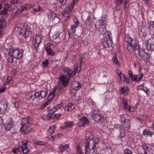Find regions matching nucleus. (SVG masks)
<instances>
[{
  "mask_svg": "<svg viewBox=\"0 0 154 154\" xmlns=\"http://www.w3.org/2000/svg\"><path fill=\"white\" fill-rule=\"evenodd\" d=\"M99 141L98 138L94 137L93 139H90L89 141L85 143V147L86 154L94 153L97 149L96 145Z\"/></svg>",
  "mask_w": 154,
  "mask_h": 154,
  "instance_id": "nucleus-1",
  "label": "nucleus"
},
{
  "mask_svg": "<svg viewBox=\"0 0 154 154\" xmlns=\"http://www.w3.org/2000/svg\"><path fill=\"white\" fill-rule=\"evenodd\" d=\"M32 121L31 119L29 117L23 118L21 122V127L20 131L23 134H29L32 131L30 127V124Z\"/></svg>",
  "mask_w": 154,
  "mask_h": 154,
  "instance_id": "nucleus-2",
  "label": "nucleus"
},
{
  "mask_svg": "<svg viewBox=\"0 0 154 154\" xmlns=\"http://www.w3.org/2000/svg\"><path fill=\"white\" fill-rule=\"evenodd\" d=\"M125 40L127 43V49L128 50L130 51L132 50L135 51L136 50H138L139 49L140 47L137 41L133 40L130 36L126 35L125 37Z\"/></svg>",
  "mask_w": 154,
  "mask_h": 154,
  "instance_id": "nucleus-3",
  "label": "nucleus"
},
{
  "mask_svg": "<svg viewBox=\"0 0 154 154\" xmlns=\"http://www.w3.org/2000/svg\"><path fill=\"white\" fill-rule=\"evenodd\" d=\"M102 42L103 47L106 48L111 46L112 44L111 38V33L108 32V34H106L102 39Z\"/></svg>",
  "mask_w": 154,
  "mask_h": 154,
  "instance_id": "nucleus-4",
  "label": "nucleus"
},
{
  "mask_svg": "<svg viewBox=\"0 0 154 154\" xmlns=\"http://www.w3.org/2000/svg\"><path fill=\"white\" fill-rule=\"evenodd\" d=\"M92 116L96 123L101 124L105 121V119L101 116L99 112L97 110H92Z\"/></svg>",
  "mask_w": 154,
  "mask_h": 154,
  "instance_id": "nucleus-5",
  "label": "nucleus"
},
{
  "mask_svg": "<svg viewBox=\"0 0 154 154\" xmlns=\"http://www.w3.org/2000/svg\"><path fill=\"white\" fill-rule=\"evenodd\" d=\"M9 55H12L14 58L19 59L21 57L23 54L22 52H20L19 50L17 49H14L12 48L9 50Z\"/></svg>",
  "mask_w": 154,
  "mask_h": 154,
  "instance_id": "nucleus-6",
  "label": "nucleus"
},
{
  "mask_svg": "<svg viewBox=\"0 0 154 154\" xmlns=\"http://www.w3.org/2000/svg\"><path fill=\"white\" fill-rule=\"evenodd\" d=\"M78 0H73L72 3L66 6L65 8L62 11V14H68L71 12L73 8L75 5L76 4Z\"/></svg>",
  "mask_w": 154,
  "mask_h": 154,
  "instance_id": "nucleus-7",
  "label": "nucleus"
},
{
  "mask_svg": "<svg viewBox=\"0 0 154 154\" xmlns=\"http://www.w3.org/2000/svg\"><path fill=\"white\" fill-rule=\"evenodd\" d=\"M104 24L100 23V25H97V23H96L95 25L97 31L99 32L100 34L104 35L105 33H107V34H108V32L106 30V27Z\"/></svg>",
  "mask_w": 154,
  "mask_h": 154,
  "instance_id": "nucleus-8",
  "label": "nucleus"
},
{
  "mask_svg": "<svg viewBox=\"0 0 154 154\" xmlns=\"http://www.w3.org/2000/svg\"><path fill=\"white\" fill-rule=\"evenodd\" d=\"M135 51H137L139 54V55L142 60L145 62L148 61L149 59V55L146 53L144 50H139V49L136 50Z\"/></svg>",
  "mask_w": 154,
  "mask_h": 154,
  "instance_id": "nucleus-9",
  "label": "nucleus"
},
{
  "mask_svg": "<svg viewBox=\"0 0 154 154\" xmlns=\"http://www.w3.org/2000/svg\"><path fill=\"white\" fill-rule=\"evenodd\" d=\"M20 33L23 34L25 38H27L31 34L32 32L29 26H25L21 28Z\"/></svg>",
  "mask_w": 154,
  "mask_h": 154,
  "instance_id": "nucleus-10",
  "label": "nucleus"
},
{
  "mask_svg": "<svg viewBox=\"0 0 154 154\" xmlns=\"http://www.w3.org/2000/svg\"><path fill=\"white\" fill-rule=\"evenodd\" d=\"M14 125V121L10 119L7 122L4 124V127L5 130L7 131H10Z\"/></svg>",
  "mask_w": 154,
  "mask_h": 154,
  "instance_id": "nucleus-11",
  "label": "nucleus"
},
{
  "mask_svg": "<svg viewBox=\"0 0 154 154\" xmlns=\"http://www.w3.org/2000/svg\"><path fill=\"white\" fill-rule=\"evenodd\" d=\"M89 122L88 119L86 117H82L79 120L78 123V127H83L85 125H88Z\"/></svg>",
  "mask_w": 154,
  "mask_h": 154,
  "instance_id": "nucleus-12",
  "label": "nucleus"
},
{
  "mask_svg": "<svg viewBox=\"0 0 154 154\" xmlns=\"http://www.w3.org/2000/svg\"><path fill=\"white\" fill-rule=\"evenodd\" d=\"M146 48L148 51L152 52L154 51V42L151 40H148L146 43Z\"/></svg>",
  "mask_w": 154,
  "mask_h": 154,
  "instance_id": "nucleus-13",
  "label": "nucleus"
},
{
  "mask_svg": "<svg viewBox=\"0 0 154 154\" xmlns=\"http://www.w3.org/2000/svg\"><path fill=\"white\" fill-rule=\"evenodd\" d=\"M77 27V25H74L72 26L68 31V33L70 38H72L75 35L76 28Z\"/></svg>",
  "mask_w": 154,
  "mask_h": 154,
  "instance_id": "nucleus-14",
  "label": "nucleus"
},
{
  "mask_svg": "<svg viewBox=\"0 0 154 154\" xmlns=\"http://www.w3.org/2000/svg\"><path fill=\"white\" fill-rule=\"evenodd\" d=\"M48 18L52 22L54 21L55 20H58V18L56 16V14L54 13L51 11H49L47 13Z\"/></svg>",
  "mask_w": 154,
  "mask_h": 154,
  "instance_id": "nucleus-15",
  "label": "nucleus"
},
{
  "mask_svg": "<svg viewBox=\"0 0 154 154\" xmlns=\"http://www.w3.org/2000/svg\"><path fill=\"white\" fill-rule=\"evenodd\" d=\"M65 76L64 75H62L60 76L59 78V80L62 82L63 85L64 87L67 86L69 85V80H65L66 78Z\"/></svg>",
  "mask_w": 154,
  "mask_h": 154,
  "instance_id": "nucleus-16",
  "label": "nucleus"
},
{
  "mask_svg": "<svg viewBox=\"0 0 154 154\" xmlns=\"http://www.w3.org/2000/svg\"><path fill=\"white\" fill-rule=\"evenodd\" d=\"M115 127L118 130L120 131V136L121 137H123L125 134V132L122 127L120 125H116L115 126Z\"/></svg>",
  "mask_w": 154,
  "mask_h": 154,
  "instance_id": "nucleus-17",
  "label": "nucleus"
},
{
  "mask_svg": "<svg viewBox=\"0 0 154 154\" xmlns=\"http://www.w3.org/2000/svg\"><path fill=\"white\" fill-rule=\"evenodd\" d=\"M42 41V38L40 36L37 35L35 36V42L34 43L35 48H38L39 46V45L41 42Z\"/></svg>",
  "mask_w": 154,
  "mask_h": 154,
  "instance_id": "nucleus-18",
  "label": "nucleus"
},
{
  "mask_svg": "<svg viewBox=\"0 0 154 154\" xmlns=\"http://www.w3.org/2000/svg\"><path fill=\"white\" fill-rule=\"evenodd\" d=\"M65 126L61 127L62 129H66L67 128H72L74 125V124L72 121H68L65 122L64 123Z\"/></svg>",
  "mask_w": 154,
  "mask_h": 154,
  "instance_id": "nucleus-19",
  "label": "nucleus"
},
{
  "mask_svg": "<svg viewBox=\"0 0 154 154\" xmlns=\"http://www.w3.org/2000/svg\"><path fill=\"white\" fill-rule=\"evenodd\" d=\"M7 109V105L5 103H1L0 105V113H3Z\"/></svg>",
  "mask_w": 154,
  "mask_h": 154,
  "instance_id": "nucleus-20",
  "label": "nucleus"
},
{
  "mask_svg": "<svg viewBox=\"0 0 154 154\" xmlns=\"http://www.w3.org/2000/svg\"><path fill=\"white\" fill-rule=\"evenodd\" d=\"M75 108V106L71 103H68L65 107V109L68 111H70Z\"/></svg>",
  "mask_w": 154,
  "mask_h": 154,
  "instance_id": "nucleus-21",
  "label": "nucleus"
},
{
  "mask_svg": "<svg viewBox=\"0 0 154 154\" xmlns=\"http://www.w3.org/2000/svg\"><path fill=\"white\" fill-rule=\"evenodd\" d=\"M16 149L18 151H22L24 153H27L29 151V148L25 149L22 145L16 148Z\"/></svg>",
  "mask_w": 154,
  "mask_h": 154,
  "instance_id": "nucleus-22",
  "label": "nucleus"
},
{
  "mask_svg": "<svg viewBox=\"0 0 154 154\" xmlns=\"http://www.w3.org/2000/svg\"><path fill=\"white\" fill-rule=\"evenodd\" d=\"M57 88H54L53 89L51 93L49 95V97L51 96L50 98L51 100L53 99L54 97L55 96H57Z\"/></svg>",
  "mask_w": 154,
  "mask_h": 154,
  "instance_id": "nucleus-23",
  "label": "nucleus"
},
{
  "mask_svg": "<svg viewBox=\"0 0 154 154\" xmlns=\"http://www.w3.org/2000/svg\"><path fill=\"white\" fill-rule=\"evenodd\" d=\"M33 8L34 11H42L43 8L40 7L38 3H34L33 5Z\"/></svg>",
  "mask_w": 154,
  "mask_h": 154,
  "instance_id": "nucleus-24",
  "label": "nucleus"
},
{
  "mask_svg": "<svg viewBox=\"0 0 154 154\" xmlns=\"http://www.w3.org/2000/svg\"><path fill=\"white\" fill-rule=\"evenodd\" d=\"M106 17L107 16L106 15H103L102 16L101 19L97 21V22H96L97 23V25H100V23L105 24V21H106Z\"/></svg>",
  "mask_w": 154,
  "mask_h": 154,
  "instance_id": "nucleus-25",
  "label": "nucleus"
},
{
  "mask_svg": "<svg viewBox=\"0 0 154 154\" xmlns=\"http://www.w3.org/2000/svg\"><path fill=\"white\" fill-rule=\"evenodd\" d=\"M143 149L144 150V154H149V151L150 149L149 148L148 145L144 143L142 145Z\"/></svg>",
  "mask_w": 154,
  "mask_h": 154,
  "instance_id": "nucleus-26",
  "label": "nucleus"
},
{
  "mask_svg": "<svg viewBox=\"0 0 154 154\" xmlns=\"http://www.w3.org/2000/svg\"><path fill=\"white\" fill-rule=\"evenodd\" d=\"M69 147V144H66L65 145H60L59 146V151L61 152H64L65 149L68 148Z\"/></svg>",
  "mask_w": 154,
  "mask_h": 154,
  "instance_id": "nucleus-27",
  "label": "nucleus"
},
{
  "mask_svg": "<svg viewBox=\"0 0 154 154\" xmlns=\"http://www.w3.org/2000/svg\"><path fill=\"white\" fill-rule=\"evenodd\" d=\"M149 28V33L154 35V22H151Z\"/></svg>",
  "mask_w": 154,
  "mask_h": 154,
  "instance_id": "nucleus-28",
  "label": "nucleus"
},
{
  "mask_svg": "<svg viewBox=\"0 0 154 154\" xmlns=\"http://www.w3.org/2000/svg\"><path fill=\"white\" fill-rule=\"evenodd\" d=\"M34 144L36 145H39L42 146H45L46 144V143L43 141H40L35 139L33 140Z\"/></svg>",
  "mask_w": 154,
  "mask_h": 154,
  "instance_id": "nucleus-29",
  "label": "nucleus"
},
{
  "mask_svg": "<svg viewBox=\"0 0 154 154\" xmlns=\"http://www.w3.org/2000/svg\"><path fill=\"white\" fill-rule=\"evenodd\" d=\"M143 133L144 135H148L151 136L154 134V132H151L148 129H146L143 131Z\"/></svg>",
  "mask_w": 154,
  "mask_h": 154,
  "instance_id": "nucleus-30",
  "label": "nucleus"
},
{
  "mask_svg": "<svg viewBox=\"0 0 154 154\" xmlns=\"http://www.w3.org/2000/svg\"><path fill=\"white\" fill-rule=\"evenodd\" d=\"M73 85L74 87V89L75 90H78L81 88L82 85L78 82L75 81Z\"/></svg>",
  "mask_w": 154,
  "mask_h": 154,
  "instance_id": "nucleus-31",
  "label": "nucleus"
},
{
  "mask_svg": "<svg viewBox=\"0 0 154 154\" xmlns=\"http://www.w3.org/2000/svg\"><path fill=\"white\" fill-rule=\"evenodd\" d=\"M75 70L74 71L72 72L71 70H70V71L69 73V74L68 75V77L67 76H66V79H68V80H70V77L71 76H74L76 74V72H75Z\"/></svg>",
  "mask_w": 154,
  "mask_h": 154,
  "instance_id": "nucleus-32",
  "label": "nucleus"
},
{
  "mask_svg": "<svg viewBox=\"0 0 154 154\" xmlns=\"http://www.w3.org/2000/svg\"><path fill=\"white\" fill-rule=\"evenodd\" d=\"M61 70L63 71L64 73H66V74L67 75L70 71V69L69 68L63 66L61 67Z\"/></svg>",
  "mask_w": 154,
  "mask_h": 154,
  "instance_id": "nucleus-33",
  "label": "nucleus"
},
{
  "mask_svg": "<svg viewBox=\"0 0 154 154\" xmlns=\"http://www.w3.org/2000/svg\"><path fill=\"white\" fill-rule=\"evenodd\" d=\"M46 50L47 53L49 55H55V52H53L49 47H46Z\"/></svg>",
  "mask_w": 154,
  "mask_h": 154,
  "instance_id": "nucleus-34",
  "label": "nucleus"
},
{
  "mask_svg": "<svg viewBox=\"0 0 154 154\" xmlns=\"http://www.w3.org/2000/svg\"><path fill=\"white\" fill-rule=\"evenodd\" d=\"M20 106V102L19 101L16 100L13 103V107H14L17 111H18V108H19Z\"/></svg>",
  "mask_w": 154,
  "mask_h": 154,
  "instance_id": "nucleus-35",
  "label": "nucleus"
},
{
  "mask_svg": "<svg viewBox=\"0 0 154 154\" xmlns=\"http://www.w3.org/2000/svg\"><path fill=\"white\" fill-rule=\"evenodd\" d=\"M112 60L113 62L114 63L116 64L117 65H120V63L118 59L117 58V56L116 55H114L112 59Z\"/></svg>",
  "mask_w": 154,
  "mask_h": 154,
  "instance_id": "nucleus-36",
  "label": "nucleus"
},
{
  "mask_svg": "<svg viewBox=\"0 0 154 154\" xmlns=\"http://www.w3.org/2000/svg\"><path fill=\"white\" fill-rule=\"evenodd\" d=\"M121 120L122 122V124H125L126 122L128 121L129 122V120H126V119H125V116L123 115H121Z\"/></svg>",
  "mask_w": 154,
  "mask_h": 154,
  "instance_id": "nucleus-37",
  "label": "nucleus"
},
{
  "mask_svg": "<svg viewBox=\"0 0 154 154\" xmlns=\"http://www.w3.org/2000/svg\"><path fill=\"white\" fill-rule=\"evenodd\" d=\"M56 125H54L49 128V132L51 134H53L54 132V131L56 128Z\"/></svg>",
  "mask_w": 154,
  "mask_h": 154,
  "instance_id": "nucleus-38",
  "label": "nucleus"
},
{
  "mask_svg": "<svg viewBox=\"0 0 154 154\" xmlns=\"http://www.w3.org/2000/svg\"><path fill=\"white\" fill-rule=\"evenodd\" d=\"M64 90V89L62 88H57V91L58 96L60 94L63 93Z\"/></svg>",
  "mask_w": 154,
  "mask_h": 154,
  "instance_id": "nucleus-39",
  "label": "nucleus"
},
{
  "mask_svg": "<svg viewBox=\"0 0 154 154\" xmlns=\"http://www.w3.org/2000/svg\"><path fill=\"white\" fill-rule=\"evenodd\" d=\"M61 135H62L61 133H58L57 134L54 135V136H51V138H52V140H54L59 138Z\"/></svg>",
  "mask_w": 154,
  "mask_h": 154,
  "instance_id": "nucleus-40",
  "label": "nucleus"
},
{
  "mask_svg": "<svg viewBox=\"0 0 154 154\" xmlns=\"http://www.w3.org/2000/svg\"><path fill=\"white\" fill-rule=\"evenodd\" d=\"M8 10L6 7L4 8L3 9L2 11L0 10V14H2L4 15H6L7 14Z\"/></svg>",
  "mask_w": 154,
  "mask_h": 154,
  "instance_id": "nucleus-41",
  "label": "nucleus"
},
{
  "mask_svg": "<svg viewBox=\"0 0 154 154\" xmlns=\"http://www.w3.org/2000/svg\"><path fill=\"white\" fill-rule=\"evenodd\" d=\"M8 57L7 59V60L9 62L11 63H13L14 62V59L13 57V56L12 55H9V53L8 54Z\"/></svg>",
  "mask_w": 154,
  "mask_h": 154,
  "instance_id": "nucleus-42",
  "label": "nucleus"
},
{
  "mask_svg": "<svg viewBox=\"0 0 154 154\" xmlns=\"http://www.w3.org/2000/svg\"><path fill=\"white\" fill-rule=\"evenodd\" d=\"M51 100H48L47 102L44 103L41 106V109H44L45 107L46 106H47V105H48V104H49L50 103Z\"/></svg>",
  "mask_w": 154,
  "mask_h": 154,
  "instance_id": "nucleus-43",
  "label": "nucleus"
},
{
  "mask_svg": "<svg viewBox=\"0 0 154 154\" xmlns=\"http://www.w3.org/2000/svg\"><path fill=\"white\" fill-rule=\"evenodd\" d=\"M21 2V0H12L11 4V5H13L14 4H20Z\"/></svg>",
  "mask_w": 154,
  "mask_h": 154,
  "instance_id": "nucleus-44",
  "label": "nucleus"
},
{
  "mask_svg": "<svg viewBox=\"0 0 154 154\" xmlns=\"http://www.w3.org/2000/svg\"><path fill=\"white\" fill-rule=\"evenodd\" d=\"M43 67H45L47 68L48 66L49 63L47 59H46L43 61L42 63Z\"/></svg>",
  "mask_w": 154,
  "mask_h": 154,
  "instance_id": "nucleus-45",
  "label": "nucleus"
},
{
  "mask_svg": "<svg viewBox=\"0 0 154 154\" xmlns=\"http://www.w3.org/2000/svg\"><path fill=\"white\" fill-rule=\"evenodd\" d=\"M28 142L27 140H24L23 141H22V145L23 146V147L26 149V148H29L27 147V144Z\"/></svg>",
  "mask_w": 154,
  "mask_h": 154,
  "instance_id": "nucleus-46",
  "label": "nucleus"
},
{
  "mask_svg": "<svg viewBox=\"0 0 154 154\" xmlns=\"http://www.w3.org/2000/svg\"><path fill=\"white\" fill-rule=\"evenodd\" d=\"M85 23L86 25H91V18L89 17H88L87 19L85 20Z\"/></svg>",
  "mask_w": 154,
  "mask_h": 154,
  "instance_id": "nucleus-47",
  "label": "nucleus"
},
{
  "mask_svg": "<svg viewBox=\"0 0 154 154\" xmlns=\"http://www.w3.org/2000/svg\"><path fill=\"white\" fill-rule=\"evenodd\" d=\"M25 10H26V8H25V7L24 6V5H23L21 7V8L18 9L17 10V12L18 13H21L22 12H23V11Z\"/></svg>",
  "mask_w": 154,
  "mask_h": 154,
  "instance_id": "nucleus-48",
  "label": "nucleus"
},
{
  "mask_svg": "<svg viewBox=\"0 0 154 154\" xmlns=\"http://www.w3.org/2000/svg\"><path fill=\"white\" fill-rule=\"evenodd\" d=\"M132 152L128 149H126L124 150V154H131Z\"/></svg>",
  "mask_w": 154,
  "mask_h": 154,
  "instance_id": "nucleus-49",
  "label": "nucleus"
},
{
  "mask_svg": "<svg viewBox=\"0 0 154 154\" xmlns=\"http://www.w3.org/2000/svg\"><path fill=\"white\" fill-rule=\"evenodd\" d=\"M119 76L120 79L121 81H125V78L124 75L120 72V73L119 74Z\"/></svg>",
  "mask_w": 154,
  "mask_h": 154,
  "instance_id": "nucleus-50",
  "label": "nucleus"
},
{
  "mask_svg": "<svg viewBox=\"0 0 154 154\" xmlns=\"http://www.w3.org/2000/svg\"><path fill=\"white\" fill-rule=\"evenodd\" d=\"M73 21L75 23L74 25H77V26L79 24L80 22L78 21L77 18L75 17L73 19Z\"/></svg>",
  "mask_w": 154,
  "mask_h": 154,
  "instance_id": "nucleus-51",
  "label": "nucleus"
},
{
  "mask_svg": "<svg viewBox=\"0 0 154 154\" xmlns=\"http://www.w3.org/2000/svg\"><path fill=\"white\" fill-rule=\"evenodd\" d=\"M40 92L41 93V95H42V96L43 98H45V97L48 94L47 91H42Z\"/></svg>",
  "mask_w": 154,
  "mask_h": 154,
  "instance_id": "nucleus-52",
  "label": "nucleus"
},
{
  "mask_svg": "<svg viewBox=\"0 0 154 154\" xmlns=\"http://www.w3.org/2000/svg\"><path fill=\"white\" fill-rule=\"evenodd\" d=\"M79 44L78 41L77 40L76 38L73 39V45L76 46Z\"/></svg>",
  "mask_w": 154,
  "mask_h": 154,
  "instance_id": "nucleus-53",
  "label": "nucleus"
},
{
  "mask_svg": "<svg viewBox=\"0 0 154 154\" xmlns=\"http://www.w3.org/2000/svg\"><path fill=\"white\" fill-rule=\"evenodd\" d=\"M11 79V77H8L5 81V84H8L10 82Z\"/></svg>",
  "mask_w": 154,
  "mask_h": 154,
  "instance_id": "nucleus-54",
  "label": "nucleus"
},
{
  "mask_svg": "<svg viewBox=\"0 0 154 154\" xmlns=\"http://www.w3.org/2000/svg\"><path fill=\"white\" fill-rule=\"evenodd\" d=\"M61 116V114L60 113H55L54 114V118L58 119Z\"/></svg>",
  "mask_w": 154,
  "mask_h": 154,
  "instance_id": "nucleus-55",
  "label": "nucleus"
},
{
  "mask_svg": "<svg viewBox=\"0 0 154 154\" xmlns=\"http://www.w3.org/2000/svg\"><path fill=\"white\" fill-rule=\"evenodd\" d=\"M128 105H124V108L126 110L128 111H130L131 107L130 106H127Z\"/></svg>",
  "mask_w": 154,
  "mask_h": 154,
  "instance_id": "nucleus-56",
  "label": "nucleus"
},
{
  "mask_svg": "<svg viewBox=\"0 0 154 154\" xmlns=\"http://www.w3.org/2000/svg\"><path fill=\"white\" fill-rule=\"evenodd\" d=\"M63 103H60L59 104L57 105L55 107L56 109L58 110L60 108H61V107L63 106Z\"/></svg>",
  "mask_w": 154,
  "mask_h": 154,
  "instance_id": "nucleus-57",
  "label": "nucleus"
},
{
  "mask_svg": "<svg viewBox=\"0 0 154 154\" xmlns=\"http://www.w3.org/2000/svg\"><path fill=\"white\" fill-rule=\"evenodd\" d=\"M24 5L26 10L29 9L32 6L31 5L29 4H26Z\"/></svg>",
  "mask_w": 154,
  "mask_h": 154,
  "instance_id": "nucleus-58",
  "label": "nucleus"
},
{
  "mask_svg": "<svg viewBox=\"0 0 154 154\" xmlns=\"http://www.w3.org/2000/svg\"><path fill=\"white\" fill-rule=\"evenodd\" d=\"M128 74L129 75V77L130 78L131 81L133 80V78L132 76V75L131 73V71L129 70L128 71Z\"/></svg>",
  "mask_w": 154,
  "mask_h": 154,
  "instance_id": "nucleus-59",
  "label": "nucleus"
},
{
  "mask_svg": "<svg viewBox=\"0 0 154 154\" xmlns=\"http://www.w3.org/2000/svg\"><path fill=\"white\" fill-rule=\"evenodd\" d=\"M89 104L92 105H94L95 103L93 101V100L91 99H89L88 100Z\"/></svg>",
  "mask_w": 154,
  "mask_h": 154,
  "instance_id": "nucleus-60",
  "label": "nucleus"
},
{
  "mask_svg": "<svg viewBox=\"0 0 154 154\" xmlns=\"http://www.w3.org/2000/svg\"><path fill=\"white\" fill-rule=\"evenodd\" d=\"M40 92H35L34 95L35 97V98H38L39 97V93Z\"/></svg>",
  "mask_w": 154,
  "mask_h": 154,
  "instance_id": "nucleus-61",
  "label": "nucleus"
},
{
  "mask_svg": "<svg viewBox=\"0 0 154 154\" xmlns=\"http://www.w3.org/2000/svg\"><path fill=\"white\" fill-rule=\"evenodd\" d=\"M137 78V75H134V78L133 80L135 81L136 82H137L138 81V79Z\"/></svg>",
  "mask_w": 154,
  "mask_h": 154,
  "instance_id": "nucleus-62",
  "label": "nucleus"
},
{
  "mask_svg": "<svg viewBox=\"0 0 154 154\" xmlns=\"http://www.w3.org/2000/svg\"><path fill=\"white\" fill-rule=\"evenodd\" d=\"M122 103L124 104V105H128V102L127 100H125V99H123L122 100Z\"/></svg>",
  "mask_w": 154,
  "mask_h": 154,
  "instance_id": "nucleus-63",
  "label": "nucleus"
},
{
  "mask_svg": "<svg viewBox=\"0 0 154 154\" xmlns=\"http://www.w3.org/2000/svg\"><path fill=\"white\" fill-rule=\"evenodd\" d=\"M143 85H141L139 86L138 87L137 89L138 90H143Z\"/></svg>",
  "mask_w": 154,
  "mask_h": 154,
  "instance_id": "nucleus-64",
  "label": "nucleus"
}]
</instances>
